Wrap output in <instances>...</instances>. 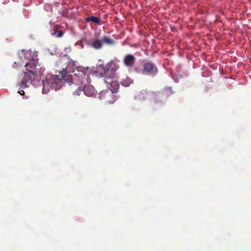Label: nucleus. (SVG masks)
Wrapping results in <instances>:
<instances>
[{
	"mask_svg": "<svg viewBox=\"0 0 251 251\" xmlns=\"http://www.w3.org/2000/svg\"><path fill=\"white\" fill-rule=\"evenodd\" d=\"M31 52L28 51L26 52V57L29 59V62L26 63L25 66L26 70L24 73V76L23 80L20 83V87L22 88H25L28 87L27 83L33 81L37 76V72L36 71V67L38 65L37 52L33 53V56L30 58L27 56H30Z\"/></svg>",
	"mask_w": 251,
	"mask_h": 251,
	"instance_id": "obj_1",
	"label": "nucleus"
},
{
	"mask_svg": "<svg viewBox=\"0 0 251 251\" xmlns=\"http://www.w3.org/2000/svg\"><path fill=\"white\" fill-rule=\"evenodd\" d=\"M60 74V77L51 74L47 75L45 80H43L44 86H49L55 90H59L62 86L63 80L67 81L68 79V74L66 71H63Z\"/></svg>",
	"mask_w": 251,
	"mask_h": 251,
	"instance_id": "obj_2",
	"label": "nucleus"
},
{
	"mask_svg": "<svg viewBox=\"0 0 251 251\" xmlns=\"http://www.w3.org/2000/svg\"><path fill=\"white\" fill-rule=\"evenodd\" d=\"M99 98L103 100L106 103L112 104L117 99L116 95L111 90L106 89L100 92Z\"/></svg>",
	"mask_w": 251,
	"mask_h": 251,
	"instance_id": "obj_3",
	"label": "nucleus"
},
{
	"mask_svg": "<svg viewBox=\"0 0 251 251\" xmlns=\"http://www.w3.org/2000/svg\"><path fill=\"white\" fill-rule=\"evenodd\" d=\"M142 74L151 76H154L158 73V70L156 65L152 62H145L143 65Z\"/></svg>",
	"mask_w": 251,
	"mask_h": 251,
	"instance_id": "obj_4",
	"label": "nucleus"
},
{
	"mask_svg": "<svg viewBox=\"0 0 251 251\" xmlns=\"http://www.w3.org/2000/svg\"><path fill=\"white\" fill-rule=\"evenodd\" d=\"M136 58L132 54H127L125 57L123 62L124 65L127 67H133L135 62Z\"/></svg>",
	"mask_w": 251,
	"mask_h": 251,
	"instance_id": "obj_5",
	"label": "nucleus"
},
{
	"mask_svg": "<svg viewBox=\"0 0 251 251\" xmlns=\"http://www.w3.org/2000/svg\"><path fill=\"white\" fill-rule=\"evenodd\" d=\"M83 91L84 94L88 97L94 96L96 94L94 87L90 84H85L83 88Z\"/></svg>",
	"mask_w": 251,
	"mask_h": 251,
	"instance_id": "obj_6",
	"label": "nucleus"
},
{
	"mask_svg": "<svg viewBox=\"0 0 251 251\" xmlns=\"http://www.w3.org/2000/svg\"><path fill=\"white\" fill-rule=\"evenodd\" d=\"M98 69L100 71V74L102 76L106 77L108 75L110 71V68H109V63L106 64H101L99 65Z\"/></svg>",
	"mask_w": 251,
	"mask_h": 251,
	"instance_id": "obj_7",
	"label": "nucleus"
},
{
	"mask_svg": "<svg viewBox=\"0 0 251 251\" xmlns=\"http://www.w3.org/2000/svg\"><path fill=\"white\" fill-rule=\"evenodd\" d=\"M104 82L105 83L109 84L110 86L108 87L109 90H111L113 92V93H117L119 87V84L116 81H108L107 78L104 80Z\"/></svg>",
	"mask_w": 251,
	"mask_h": 251,
	"instance_id": "obj_8",
	"label": "nucleus"
},
{
	"mask_svg": "<svg viewBox=\"0 0 251 251\" xmlns=\"http://www.w3.org/2000/svg\"><path fill=\"white\" fill-rule=\"evenodd\" d=\"M91 46L95 50L100 49L102 47V41L96 39L91 43Z\"/></svg>",
	"mask_w": 251,
	"mask_h": 251,
	"instance_id": "obj_9",
	"label": "nucleus"
},
{
	"mask_svg": "<svg viewBox=\"0 0 251 251\" xmlns=\"http://www.w3.org/2000/svg\"><path fill=\"white\" fill-rule=\"evenodd\" d=\"M85 21L86 22H92L97 25H100V18L94 16L88 17L85 18Z\"/></svg>",
	"mask_w": 251,
	"mask_h": 251,
	"instance_id": "obj_10",
	"label": "nucleus"
},
{
	"mask_svg": "<svg viewBox=\"0 0 251 251\" xmlns=\"http://www.w3.org/2000/svg\"><path fill=\"white\" fill-rule=\"evenodd\" d=\"M109 68L110 71L113 74L119 68V66L114 61H111L109 62Z\"/></svg>",
	"mask_w": 251,
	"mask_h": 251,
	"instance_id": "obj_11",
	"label": "nucleus"
},
{
	"mask_svg": "<svg viewBox=\"0 0 251 251\" xmlns=\"http://www.w3.org/2000/svg\"><path fill=\"white\" fill-rule=\"evenodd\" d=\"M162 93L166 97H169L172 95L174 93V92L172 90L171 87H165L162 90Z\"/></svg>",
	"mask_w": 251,
	"mask_h": 251,
	"instance_id": "obj_12",
	"label": "nucleus"
},
{
	"mask_svg": "<svg viewBox=\"0 0 251 251\" xmlns=\"http://www.w3.org/2000/svg\"><path fill=\"white\" fill-rule=\"evenodd\" d=\"M102 44L104 43L108 45H112L114 44V41L108 36H105L102 39Z\"/></svg>",
	"mask_w": 251,
	"mask_h": 251,
	"instance_id": "obj_13",
	"label": "nucleus"
},
{
	"mask_svg": "<svg viewBox=\"0 0 251 251\" xmlns=\"http://www.w3.org/2000/svg\"><path fill=\"white\" fill-rule=\"evenodd\" d=\"M52 35L58 38L61 37L63 35V32L62 31L54 30V32L52 33Z\"/></svg>",
	"mask_w": 251,
	"mask_h": 251,
	"instance_id": "obj_14",
	"label": "nucleus"
},
{
	"mask_svg": "<svg viewBox=\"0 0 251 251\" xmlns=\"http://www.w3.org/2000/svg\"><path fill=\"white\" fill-rule=\"evenodd\" d=\"M130 83V79L127 78L126 80H123L121 84L125 86H128Z\"/></svg>",
	"mask_w": 251,
	"mask_h": 251,
	"instance_id": "obj_15",
	"label": "nucleus"
},
{
	"mask_svg": "<svg viewBox=\"0 0 251 251\" xmlns=\"http://www.w3.org/2000/svg\"><path fill=\"white\" fill-rule=\"evenodd\" d=\"M82 90L80 88L76 89L74 93V96H79L81 94Z\"/></svg>",
	"mask_w": 251,
	"mask_h": 251,
	"instance_id": "obj_16",
	"label": "nucleus"
},
{
	"mask_svg": "<svg viewBox=\"0 0 251 251\" xmlns=\"http://www.w3.org/2000/svg\"><path fill=\"white\" fill-rule=\"evenodd\" d=\"M82 75H80V76H84V78L85 77V75H86V71L84 70V69H82Z\"/></svg>",
	"mask_w": 251,
	"mask_h": 251,
	"instance_id": "obj_17",
	"label": "nucleus"
},
{
	"mask_svg": "<svg viewBox=\"0 0 251 251\" xmlns=\"http://www.w3.org/2000/svg\"><path fill=\"white\" fill-rule=\"evenodd\" d=\"M21 95H23L25 94V92L23 90H19L18 92Z\"/></svg>",
	"mask_w": 251,
	"mask_h": 251,
	"instance_id": "obj_18",
	"label": "nucleus"
},
{
	"mask_svg": "<svg viewBox=\"0 0 251 251\" xmlns=\"http://www.w3.org/2000/svg\"><path fill=\"white\" fill-rule=\"evenodd\" d=\"M135 70H136V72H137L138 73H140V71H139V70H138L137 68H136V69H135Z\"/></svg>",
	"mask_w": 251,
	"mask_h": 251,
	"instance_id": "obj_19",
	"label": "nucleus"
},
{
	"mask_svg": "<svg viewBox=\"0 0 251 251\" xmlns=\"http://www.w3.org/2000/svg\"><path fill=\"white\" fill-rule=\"evenodd\" d=\"M72 63H73V64L74 65V64L75 63V62H72Z\"/></svg>",
	"mask_w": 251,
	"mask_h": 251,
	"instance_id": "obj_20",
	"label": "nucleus"
}]
</instances>
